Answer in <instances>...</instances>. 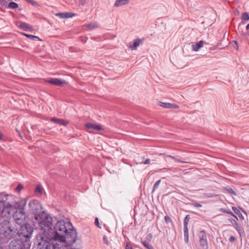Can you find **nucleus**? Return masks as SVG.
Masks as SVG:
<instances>
[{
  "label": "nucleus",
  "instance_id": "nucleus-39",
  "mask_svg": "<svg viewBox=\"0 0 249 249\" xmlns=\"http://www.w3.org/2000/svg\"><path fill=\"white\" fill-rule=\"evenodd\" d=\"M205 196L207 197H213L217 196V195H215V194H212V193H209V194H206Z\"/></svg>",
  "mask_w": 249,
  "mask_h": 249
},
{
  "label": "nucleus",
  "instance_id": "nucleus-22",
  "mask_svg": "<svg viewBox=\"0 0 249 249\" xmlns=\"http://www.w3.org/2000/svg\"><path fill=\"white\" fill-rule=\"evenodd\" d=\"M219 211L220 212L230 214L231 216H233V217L235 218L237 220H238L237 216L230 210H228L224 208H220Z\"/></svg>",
  "mask_w": 249,
  "mask_h": 249
},
{
  "label": "nucleus",
  "instance_id": "nucleus-17",
  "mask_svg": "<svg viewBox=\"0 0 249 249\" xmlns=\"http://www.w3.org/2000/svg\"><path fill=\"white\" fill-rule=\"evenodd\" d=\"M129 2V0H116L114 3V6L118 7L128 4Z\"/></svg>",
  "mask_w": 249,
  "mask_h": 249
},
{
  "label": "nucleus",
  "instance_id": "nucleus-18",
  "mask_svg": "<svg viewBox=\"0 0 249 249\" xmlns=\"http://www.w3.org/2000/svg\"><path fill=\"white\" fill-rule=\"evenodd\" d=\"M198 236L199 238V241L207 240V233L205 230L200 231L198 234Z\"/></svg>",
  "mask_w": 249,
  "mask_h": 249
},
{
  "label": "nucleus",
  "instance_id": "nucleus-33",
  "mask_svg": "<svg viewBox=\"0 0 249 249\" xmlns=\"http://www.w3.org/2000/svg\"><path fill=\"white\" fill-rule=\"evenodd\" d=\"M35 192L36 193H38L40 195L42 194V190L41 186L39 185H37L36 187L35 188Z\"/></svg>",
  "mask_w": 249,
  "mask_h": 249
},
{
  "label": "nucleus",
  "instance_id": "nucleus-23",
  "mask_svg": "<svg viewBox=\"0 0 249 249\" xmlns=\"http://www.w3.org/2000/svg\"><path fill=\"white\" fill-rule=\"evenodd\" d=\"M85 26L90 30L95 29L98 27V23L96 22H90L86 24Z\"/></svg>",
  "mask_w": 249,
  "mask_h": 249
},
{
  "label": "nucleus",
  "instance_id": "nucleus-40",
  "mask_svg": "<svg viewBox=\"0 0 249 249\" xmlns=\"http://www.w3.org/2000/svg\"><path fill=\"white\" fill-rule=\"evenodd\" d=\"M95 225L98 227L99 228H101V227L100 226V224H99V219L97 217H96L95 219Z\"/></svg>",
  "mask_w": 249,
  "mask_h": 249
},
{
  "label": "nucleus",
  "instance_id": "nucleus-7",
  "mask_svg": "<svg viewBox=\"0 0 249 249\" xmlns=\"http://www.w3.org/2000/svg\"><path fill=\"white\" fill-rule=\"evenodd\" d=\"M27 200L25 198L21 199L20 201L16 202L14 205V208L15 211H26V204Z\"/></svg>",
  "mask_w": 249,
  "mask_h": 249
},
{
  "label": "nucleus",
  "instance_id": "nucleus-8",
  "mask_svg": "<svg viewBox=\"0 0 249 249\" xmlns=\"http://www.w3.org/2000/svg\"><path fill=\"white\" fill-rule=\"evenodd\" d=\"M45 82L55 86H61L66 83L65 80H62L56 78H51L50 79L45 80Z\"/></svg>",
  "mask_w": 249,
  "mask_h": 249
},
{
  "label": "nucleus",
  "instance_id": "nucleus-6",
  "mask_svg": "<svg viewBox=\"0 0 249 249\" xmlns=\"http://www.w3.org/2000/svg\"><path fill=\"white\" fill-rule=\"evenodd\" d=\"M27 242L19 239H14L10 242L8 249H26L25 244Z\"/></svg>",
  "mask_w": 249,
  "mask_h": 249
},
{
  "label": "nucleus",
  "instance_id": "nucleus-50",
  "mask_svg": "<svg viewBox=\"0 0 249 249\" xmlns=\"http://www.w3.org/2000/svg\"><path fill=\"white\" fill-rule=\"evenodd\" d=\"M239 208L241 210L242 212L243 213H244L245 214H246V215H247V213H246V212L245 211H244L242 208H241V207H239Z\"/></svg>",
  "mask_w": 249,
  "mask_h": 249
},
{
  "label": "nucleus",
  "instance_id": "nucleus-14",
  "mask_svg": "<svg viewBox=\"0 0 249 249\" xmlns=\"http://www.w3.org/2000/svg\"><path fill=\"white\" fill-rule=\"evenodd\" d=\"M144 40V38H142V39L137 38L135 39L133 42L132 45H130V47L132 50H135L137 49L138 47L139 46L140 44L143 42Z\"/></svg>",
  "mask_w": 249,
  "mask_h": 249
},
{
  "label": "nucleus",
  "instance_id": "nucleus-53",
  "mask_svg": "<svg viewBox=\"0 0 249 249\" xmlns=\"http://www.w3.org/2000/svg\"><path fill=\"white\" fill-rule=\"evenodd\" d=\"M2 198V195L0 193V199Z\"/></svg>",
  "mask_w": 249,
  "mask_h": 249
},
{
  "label": "nucleus",
  "instance_id": "nucleus-16",
  "mask_svg": "<svg viewBox=\"0 0 249 249\" xmlns=\"http://www.w3.org/2000/svg\"><path fill=\"white\" fill-rule=\"evenodd\" d=\"M6 8L10 9H15L17 8L18 11H20L22 10V8L18 7V4L17 3L14 1L10 2Z\"/></svg>",
  "mask_w": 249,
  "mask_h": 249
},
{
  "label": "nucleus",
  "instance_id": "nucleus-32",
  "mask_svg": "<svg viewBox=\"0 0 249 249\" xmlns=\"http://www.w3.org/2000/svg\"><path fill=\"white\" fill-rule=\"evenodd\" d=\"M160 182H161V180H160H160H158V181H157L155 183V184H154L153 187L152 192H154L155 191V190H156L159 187V186Z\"/></svg>",
  "mask_w": 249,
  "mask_h": 249
},
{
  "label": "nucleus",
  "instance_id": "nucleus-27",
  "mask_svg": "<svg viewBox=\"0 0 249 249\" xmlns=\"http://www.w3.org/2000/svg\"><path fill=\"white\" fill-rule=\"evenodd\" d=\"M190 218V215L189 214H187L186 215L183 220V227H188V225L189 223Z\"/></svg>",
  "mask_w": 249,
  "mask_h": 249
},
{
  "label": "nucleus",
  "instance_id": "nucleus-31",
  "mask_svg": "<svg viewBox=\"0 0 249 249\" xmlns=\"http://www.w3.org/2000/svg\"><path fill=\"white\" fill-rule=\"evenodd\" d=\"M24 0L28 3H30L31 4H32V5H33L35 7L39 6V4L34 0Z\"/></svg>",
  "mask_w": 249,
  "mask_h": 249
},
{
  "label": "nucleus",
  "instance_id": "nucleus-21",
  "mask_svg": "<svg viewBox=\"0 0 249 249\" xmlns=\"http://www.w3.org/2000/svg\"><path fill=\"white\" fill-rule=\"evenodd\" d=\"M21 34L34 41L41 40L39 37L34 35H29L25 33H21Z\"/></svg>",
  "mask_w": 249,
  "mask_h": 249
},
{
  "label": "nucleus",
  "instance_id": "nucleus-46",
  "mask_svg": "<svg viewBox=\"0 0 249 249\" xmlns=\"http://www.w3.org/2000/svg\"><path fill=\"white\" fill-rule=\"evenodd\" d=\"M150 162V160L149 159H146L145 161H144L143 162H142V163L144 164H149Z\"/></svg>",
  "mask_w": 249,
  "mask_h": 249
},
{
  "label": "nucleus",
  "instance_id": "nucleus-48",
  "mask_svg": "<svg viewBox=\"0 0 249 249\" xmlns=\"http://www.w3.org/2000/svg\"><path fill=\"white\" fill-rule=\"evenodd\" d=\"M125 249H133L132 247L131 246H129L127 243L125 246Z\"/></svg>",
  "mask_w": 249,
  "mask_h": 249
},
{
  "label": "nucleus",
  "instance_id": "nucleus-44",
  "mask_svg": "<svg viewBox=\"0 0 249 249\" xmlns=\"http://www.w3.org/2000/svg\"><path fill=\"white\" fill-rule=\"evenodd\" d=\"M236 239V238L233 236H231L229 239V241L231 242H233V241H234Z\"/></svg>",
  "mask_w": 249,
  "mask_h": 249
},
{
  "label": "nucleus",
  "instance_id": "nucleus-15",
  "mask_svg": "<svg viewBox=\"0 0 249 249\" xmlns=\"http://www.w3.org/2000/svg\"><path fill=\"white\" fill-rule=\"evenodd\" d=\"M204 41L203 40H200L195 44L192 45V49L195 52L198 51L203 45Z\"/></svg>",
  "mask_w": 249,
  "mask_h": 249
},
{
  "label": "nucleus",
  "instance_id": "nucleus-24",
  "mask_svg": "<svg viewBox=\"0 0 249 249\" xmlns=\"http://www.w3.org/2000/svg\"><path fill=\"white\" fill-rule=\"evenodd\" d=\"M184 229V241L186 243L188 244L189 242V231L188 227H183Z\"/></svg>",
  "mask_w": 249,
  "mask_h": 249
},
{
  "label": "nucleus",
  "instance_id": "nucleus-47",
  "mask_svg": "<svg viewBox=\"0 0 249 249\" xmlns=\"http://www.w3.org/2000/svg\"><path fill=\"white\" fill-rule=\"evenodd\" d=\"M237 215H238V217L241 220H243L244 219L243 214L241 213H240L238 214Z\"/></svg>",
  "mask_w": 249,
  "mask_h": 249
},
{
  "label": "nucleus",
  "instance_id": "nucleus-4",
  "mask_svg": "<svg viewBox=\"0 0 249 249\" xmlns=\"http://www.w3.org/2000/svg\"><path fill=\"white\" fill-rule=\"evenodd\" d=\"M1 199H0V214L6 217L13 215L15 211L14 206L5 201H2Z\"/></svg>",
  "mask_w": 249,
  "mask_h": 249
},
{
  "label": "nucleus",
  "instance_id": "nucleus-29",
  "mask_svg": "<svg viewBox=\"0 0 249 249\" xmlns=\"http://www.w3.org/2000/svg\"><path fill=\"white\" fill-rule=\"evenodd\" d=\"M224 189L227 191L228 193L232 195L233 196H235L237 195L236 193L232 188L228 187H224Z\"/></svg>",
  "mask_w": 249,
  "mask_h": 249
},
{
  "label": "nucleus",
  "instance_id": "nucleus-45",
  "mask_svg": "<svg viewBox=\"0 0 249 249\" xmlns=\"http://www.w3.org/2000/svg\"><path fill=\"white\" fill-rule=\"evenodd\" d=\"M234 45H233V47L236 49V50L238 49V42L237 41H234Z\"/></svg>",
  "mask_w": 249,
  "mask_h": 249
},
{
  "label": "nucleus",
  "instance_id": "nucleus-10",
  "mask_svg": "<svg viewBox=\"0 0 249 249\" xmlns=\"http://www.w3.org/2000/svg\"><path fill=\"white\" fill-rule=\"evenodd\" d=\"M85 127L88 129H91L97 131L103 130L102 126L97 124H94L91 123H88L85 124Z\"/></svg>",
  "mask_w": 249,
  "mask_h": 249
},
{
  "label": "nucleus",
  "instance_id": "nucleus-3",
  "mask_svg": "<svg viewBox=\"0 0 249 249\" xmlns=\"http://www.w3.org/2000/svg\"><path fill=\"white\" fill-rule=\"evenodd\" d=\"M28 215H34V218L37 221L39 226L41 228L45 225L50 224L52 217L50 215L42 211V208L39 202L36 199L31 200L26 208Z\"/></svg>",
  "mask_w": 249,
  "mask_h": 249
},
{
  "label": "nucleus",
  "instance_id": "nucleus-13",
  "mask_svg": "<svg viewBox=\"0 0 249 249\" xmlns=\"http://www.w3.org/2000/svg\"><path fill=\"white\" fill-rule=\"evenodd\" d=\"M18 27L26 31H32V26L24 22H21L18 25Z\"/></svg>",
  "mask_w": 249,
  "mask_h": 249
},
{
  "label": "nucleus",
  "instance_id": "nucleus-42",
  "mask_svg": "<svg viewBox=\"0 0 249 249\" xmlns=\"http://www.w3.org/2000/svg\"><path fill=\"white\" fill-rule=\"evenodd\" d=\"M103 241L106 245H108L109 244L107 237L106 235H104L103 237Z\"/></svg>",
  "mask_w": 249,
  "mask_h": 249
},
{
  "label": "nucleus",
  "instance_id": "nucleus-12",
  "mask_svg": "<svg viewBox=\"0 0 249 249\" xmlns=\"http://www.w3.org/2000/svg\"><path fill=\"white\" fill-rule=\"evenodd\" d=\"M75 15L74 13L71 12L66 13H58L56 14V16L60 17L61 18H72Z\"/></svg>",
  "mask_w": 249,
  "mask_h": 249
},
{
  "label": "nucleus",
  "instance_id": "nucleus-25",
  "mask_svg": "<svg viewBox=\"0 0 249 249\" xmlns=\"http://www.w3.org/2000/svg\"><path fill=\"white\" fill-rule=\"evenodd\" d=\"M141 242L147 249H154V247L149 244V242L141 240Z\"/></svg>",
  "mask_w": 249,
  "mask_h": 249
},
{
  "label": "nucleus",
  "instance_id": "nucleus-26",
  "mask_svg": "<svg viewBox=\"0 0 249 249\" xmlns=\"http://www.w3.org/2000/svg\"><path fill=\"white\" fill-rule=\"evenodd\" d=\"M236 230L237 231L240 236H242V234L243 233V231L241 227L238 225L237 222H236L235 224L233 225Z\"/></svg>",
  "mask_w": 249,
  "mask_h": 249
},
{
  "label": "nucleus",
  "instance_id": "nucleus-28",
  "mask_svg": "<svg viewBox=\"0 0 249 249\" xmlns=\"http://www.w3.org/2000/svg\"><path fill=\"white\" fill-rule=\"evenodd\" d=\"M167 158H169L172 160H174L176 162H180V163H188V162L187 161H182L179 159H178L177 158H176L175 157H174V156H171V155H168L167 156Z\"/></svg>",
  "mask_w": 249,
  "mask_h": 249
},
{
  "label": "nucleus",
  "instance_id": "nucleus-20",
  "mask_svg": "<svg viewBox=\"0 0 249 249\" xmlns=\"http://www.w3.org/2000/svg\"><path fill=\"white\" fill-rule=\"evenodd\" d=\"M199 249H208V244L207 240L199 241Z\"/></svg>",
  "mask_w": 249,
  "mask_h": 249
},
{
  "label": "nucleus",
  "instance_id": "nucleus-1",
  "mask_svg": "<svg viewBox=\"0 0 249 249\" xmlns=\"http://www.w3.org/2000/svg\"><path fill=\"white\" fill-rule=\"evenodd\" d=\"M53 218L50 224L40 228L42 231L36 236V243L33 249H50L53 244L66 243L73 244L77 240V233L69 221L60 220L57 221L53 228Z\"/></svg>",
  "mask_w": 249,
  "mask_h": 249
},
{
  "label": "nucleus",
  "instance_id": "nucleus-2",
  "mask_svg": "<svg viewBox=\"0 0 249 249\" xmlns=\"http://www.w3.org/2000/svg\"><path fill=\"white\" fill-rule=\"evenodd\" d=\"M34 229L29 223L25 222L18 225V227L13 226L10 221L3 220L0 224V236L4 238V242H7L17 235L19 239L27 242L31 238Z\"/></svg>",
  "mask_w": 249,
  "mask_h": 249
},
{
  "label": "nucleus",
  "instance_id": "nucleus-36",
  "mask_svg": "<svg viewBox=\"0 0 249 249\" xmlns=\"http://www.w3.org/2000/svg\"><path fill=\"white\" fill-rule=\"evenodd\" d=\"M164 220H165V222L167 224H169V223L172 222L171 218H170V216H169L168 215H166L164 216Z\"/></svg>",
  "mask_w": 249,
  "mask_h": 249
},
{
  "label": "nucleus",
  "instance_id": "nucleus-35",
  "mask_svg": "<svg viewBox=\"0 0 249 249\" xmlns=\"http://www.w3.org/2000/svg\"><path fill=\"white\" fill-rule=\"evenodd\" d=\"M9 0H0V4L2 6H4L7 7L8 5V1Z\"/></svg>",
  "mask_w": 249,
  "mask_h": 249
},
{
  "label": "nucleus",
  "instance_id": "nucleus-49",
  "mask_svg": "<svg viewBox=\"0 0 249 249\" xmlns=\"http://www.w3.org/2000/svg\"><path fill=\"white\" fill-rule=\"evenodd\" d=\"M219 45H215L214 47H213L210 49L211 50H214L218 48Z\"/></svg>",
  "mask_w": 249,
  "mask_h": 249
},
{
  "label": "nucleus",
  "instance_id": "nucleus-11",
  "mask_svg": "<svg viewBox=\"0 0 249 249\" xmlns=\"http://www.w3.org/2000/svg\"><path fill=\"white\" fill-rule=\"evenodd\" d=\"M159 105L160 107L164 108H178V105L170 103H164L160 102L159 103Z\"/></svg>",
  "mask_w": 249,
  "mask_h": 249
},
{
  "label": "nucleus",
  "instance_id": "nucleus-52",
  "mask_svg": "<svg viewBox=\"0 0 249 249\" xmlns=\"http://www.w3.org/2000/svg\"><path fill=\"white\" fill-rule=\"evenodd\" d=\"M246 29L248 31L249 29V23L246 26Z\"/></svg>",
  "mask_w": 249,
  "mask_h": 249
},
{
  "label": "nucleus",
  "instance_id": "nucleus-9",
  "mask_svg": "<svg viewBox=\"0 0 249 249\" xmlns=\"http://www.w3.org/2000/svg\"><path fill=\"white\" fill-rule=\"evenodd\" d=\"M51 121L58 124H60L64 126H67L69 124V122L67 120H65L61 119H58L57 118H52L51 119Z\"/></svg>",
  "mask_w": 249,
  "mask_h": 249
},
{
  "label": "nucleus",
  "instance_id": "nucleus-5",
  "mask_svg": "<svg viewBox=\"0 0 249 249\" xmlns=\"http://www.w3.org/2000/svg\"><path fill=\"white\" fill-rule=\"evenodd\" d=\"M27 211H14L13 213V217L18 225H21L25 223V219L29 216Z\"/></svg>",
  "mask_w": 249,
  "mask_h": 249
},
{
  "label": "nucleus",
  "instance_id": "nucleus-34",
  "mask_svg": "<svg viewBox=\"0 0 249 249\" xmlns=\"http://www.w3.org/2000/svg\"><path fill=\"white\" fill-rule=\"evenodd\" d=\"M192 205L197 208L202 207V205L195 200L192 201Z\"/></svg>",
  "mask_w": 249,
  "mask_h": 249
},
{
  "label": "nucleus",
  "instance_id": "nucleus-30",
  "mask_svg": "<svg viewBox=\"0 0 249 249\" xmlns=\"http://www.w3.org/2000/svg\"><path fill=\"white\" fill-rule=\"evenodd\" d=\"M242 21H243V20H245V22H244L246 23V22L248 21L249 20V14L247 13H243V14L242 15Z\"/></svg>",
  "mask_w": 249,
  "mask_h": 249
},
{
  "label": "nucleus",
  "instance_id": "nucleus-19",
  "mask_svg": "<svg viewBox=\"0 0 249 249\" xmlns=\"http://www.w3.org/2000/svg\"><path fill=\"white\" fill-rule=\"evenodd\" d=\"M245 24V23L244 22V21H241L239 23L238 27L237 28L238 31L240 33L241 35H243L246 36H249V32L248 31V30L246 32H244L241 30L242 29V26H243Z\"/></svg>",
  "mask_w": 249,
  "mask_h": 249
},
{
  "label": "nucleus",
  "instance_id": "nucleus-37",
  "mask_svg": "<svg viewBox=\"0 0 249 249\" xmlns=\"http://www.w3.org/2000/svg\"><path fill=\"white\" fill-rule=\"evenodd\" d=\"M231 209L237 215L238 214L240 213V212L239 210L237 209L236 207L232 206Z\"/></svg>",
  "mask_w": 249,
  "mask_h": 249
},
{
  "label": "nucleus",
  "instance_id": "nucleus-43",
  "mask_svg": "<svg viewBox=\"0 0 249 249\" xmlns=\"http://www.w3.org/2000/svg\"><path fill=\"white\" fill-rule=\"evenodd\" d=\"M23 188V186L21 184H18L16 187V191L17 192H20L21 190Z\"/></svg>",
  "mask_w": 249,
  "mask_h": 249
},
{
  "label": "nucleus",
  "instance_id": "nucleus-41",
  "mask_svg": "<svg viewBox=\"0 0 249 249\" xmlns=\"http://www.w3.org/2000/svg\"><path fill=\"white\" fill-rule=\"evenodd\" d=\"M228 220L232 224V225H234L235 224L236 222H237L236 220L232 218H229Z\"/></svg>",
  "mask_w": 249,
  "mask_h": 249
},
{
  "label": "nucleus",
  "instance_id": "nucleus-51",
  "mask_svg": "<svg viewBox=\"0 0 249 249\" xmlns=\"http://www.w3.org/2000/svg\"><path fill=\"white\" fill-rule=\"evenodd\" d=\"M3 138V134L0 131V140H2Z\"/></svg>",
  "mask_w": 249,
  "mask_h": 249
},
{
  "label": "nucleus",
  "instance_id": "nucleus-38",
  "mask_svg": "<svg viewBox=\"0 0 249 249\" xmlns=\"http://www.w3.org/2000/svg\"><path fill=\"white\" fill-rule=\"evenodd\" d=\"M152 236H153V235H152V233H150L148 234V235L146 237V238L147 240L146 241L150 242L152 239Z\"/></svg>",
  "mask_w": 249,
  "mask_h": 249
}]
</instances>
